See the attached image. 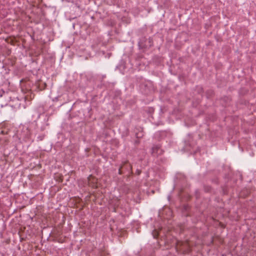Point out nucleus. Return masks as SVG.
Segmentation results:
<instances>
[{
    "label": "nucleus",
    "instance_id": "nucleus-1",
    "mask_svg": "<svg viewBox=\"0 0 256 256\" xmlns=\"http://www.w3.org/2000/svg\"><path fill=\"white\" fill-rule=\"evenodd\" d=\"M122 169H124L128 172H131L132 170V166L129 164L128 162L125 161L123 162L122 166L120 167L118 170L119 174H122Z\"/></svg>",
    "mask_w": 256,
    "mask_h": 256
},
{
    "label": "nucleus",
    "instance_id": "nucleus-2",
    "mask_svg": "<svg viewBox=\"0 0 256 256\" xmlns=\"http://www.w3.org/2000/svg\"><path fill=\"white\" fill-rule=\"evenodd\" d=\"M163 154V150L158 146H154L152 149V154L154 156H158Z\"/></svg>",
    "mask_w": 256,
    "mask_h": 256
},
{
    "label": "nucleus",
    "instance_id": "nucleus-3",
    "mask_svg": "<svg viewBox=\"0 0 256 256\" xmlns=\"http://www.w3.org/2000/svg\"><path fill=\"white\" fill-rule=\"evenodd\" d=\"M88 185L92 188H97V179L92 176H90L88 178Z\"/></svg>",
    "mask_w": 256,
    "mask_h": 256
},
{
    "label": "nucleus",
    "instance_id": "nucleus-4",
    "mask_svg": "<svg viewBox=\"0 0 256 256\" xmlns=\"http://www.w3.org/2000/svg\"><path fill=\"white\" fill-rule=\"evenodd\" d=\"M153 235H154V238H156L157 237V236H158V232L156 231V230H154V233H153Z\"/></svg>",
    "mask_w": 256,
    "mask_h": 256
},
{
    "label": "nucleus",
    "instance_id": "nucleus-5",
    "mask_svg": "<svg viewBox=\"0 0 256 256\" xmlns=\"http://www.w3.org/2000/svg\"><path fill=\"white\" fill-rule=\"evenodd\" d=\"M181 242H178V244H177V247L178 246L179 244H181Z\"/></svg>",
    "mask_w": 256,
    "mask_h": 256
}]
</instances>
